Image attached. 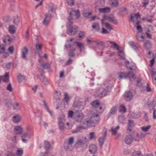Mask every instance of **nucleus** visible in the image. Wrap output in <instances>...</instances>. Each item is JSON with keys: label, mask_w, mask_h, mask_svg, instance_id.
<instances>
[{"label": "nucleus", "mask_w": 156, "mask_h": 156, "mask_svg": "<svg viewBox=\"0 0 156 156\" xmlns=\"http://www.w3.org/2000/svg\"><path fill=\"white\" fill-rule=\"evenodd\" d=\"M23 153V151L21 148H18L16 151V155L18 156H22Z\"/></svg>", "instance_id": "nucleus-39"}, {"label": "nucleus", "mask_w": 156, "mask_h": 156, "mask_svg": "<svg viewBox=\"0 0 156 156\" xmlns=\"http://www.w3.org/2000/svg\"><path fill=\"white\" fill-rule=\"evenodd\" d=\"M50 144L48 141H45L44 142V146L46 150L49 149L50 147Z\"/></svg>", "instance_id": "nucleus-49"}, {"label": "nucleus", "mask_w": 156, "mask_h": 156, "mask_svg": "<svg viewBox=\"0 0 156 156\" xmlns=\"http://www.w3.org/2000/svg\"><path fill=\"white\" fill-rule=\"evenodd\" d=\"M77 129H78V130L80 131V130L83 129H84L86 128V127L85 126V125L84 126H81V125H80L79 126H77Z\"/></svg>", "instance_id": "nucleus-62"}, {"label": "nucleus", "mask_w": 156, "mask_h": 156, "mask_svg": "<svg viewBox=\"0 0 156 156\" xmlns=\"http://www.w3.org/2000/svg\"><path fill=\"white\" fill-rule=\"evenodd\" d=\"M144 46L146 49L148 50L151 48L152 45L149 41L146 40L144 43Z\"/></svg>", "instance_id": "nucleus-13"}, {"label": "nucleus", "mask_w": 156, "mask_h": 156, "mask_svg": "<svg viewBox=\"0 0 156 156\" xmlns=\"http://www.w3.org/2000/svg\"><path fill=\"white\" fill-rule=\"evenodd\" d=\"M132 156H142L140 152L134 151L132 153Z\"/></svg>", "instance_id": "nucleus-57"}, {"label": "nucleus", "mask_w": 156, "mask_h": 156, "mask_svg": "<svg viewBox=\"0 0 156 156\" xmlns=\"http://www.w3.org/2000/svg\"><path fill=\"white\" fill-rule=\"evenodd\" d=\"M68 12L69 13V16L68 18V22L67 24V27H68L72 25L73 20L80 16V13L78 10H75L72 9H69Z\"/></svg>", "instance_id": "nucleus-1"}, {"label": "nucleus", "mask_w": 156, "mask_h": 156, "mask_svg": "<svg viewBox=\"0 0 156 156\" xmlns=\"http://www.w3.org/2000/svg\"><path fill=\"white\" fill-rule=\"evenodd\" d=\"M11 40L12 39L10 38L8 35H5L3 37V41L5 43H6V41H8L9 42V44Z\"/></svg>", "instance_id": "nucleus-30"}, {"label": "nucleus", "mask_w": 156, "mask_h": 156, "mask_svg": "<svg viewBox=\"0 0 156 156\" xmlns=\"http://www.w3.org/2000/svg\"><path fill=\"white\" fill-rule=\"evenodd\" d=\"M64 145L65 149L67 151L71 150L73 148V145L66 142H65Z\"/></svg>", "instance_id": "nucleus-15"}, {"label": "nucleus", "mask_w": 156, "mask_h": 156, "mask_svg": "<svg viewBox=\"0 0 156 156\" xmlns=\"http://www.w3.org/2000/svg\"><path fill=\"white\" fill-rule=\"evenodd\" d=\"M134 125V123L133 121L131 120H129L128 121V126L132 127Z\"/></svg>", "instance_id": "nucleus-54"}, {"label": "nucleus", "mask_w": 156, "mask_h": 156, "mask_svg": "<svg viewBox=\"0 0 156 156\" xmlns=\"http://www.w3.org/2000/svg\"><path fill=\"white\" fill-rule=\"evenodd\" d=\"M105 19L108 21L114 24H117L118 22L115 18L113 16H106Z\"/></svg>", "instance_id": "nucleus-6"}, {"label": "nucleus", "mask_w": 156, "mask_h": 156, "mask_svg": "<svg viewBox=\"0 0 156 156\" xmlns=\"http://www.w3.org/2000/svg\"><path fill=\"white\" fill-rule=\"evenodd\" d=\"M55 7V5L52 3H51L48 5L47 8L49 11H51V12H53L54 11Z\"/></svg>", "instance_id": "nucleus-31"}, {"label": "nucleus", "mask_w": 156, "mask_h": 156, "mask_svg": "<svg viewBox=\"0 0 156 156\" xmlns=\"http://www.w3.org/2000/svg\"><path fill=\"white\" fill-rule=\"evenodd\" d=\"M136 113L135 112H133L132 113H130L129 114V116L130 118H134L136 119L139 118L140 116V114H138V115H135Z\"/></svg>", "instance_id": "nucleus-36"}, {"label": "nucleus", "mask_w": 156, "mask_h": 156, "mask_svg": "<svg viewBox=\"0 0 156 156\" xmlns=\"http://www.w3.org/2000/svg\"><path fill=\"white\" fill-rule=\"evenodd\" d=\"M91 105L93 107L96 108H98L100 105L98 101H95L93 102Z\"/></svg>", "instance_id": "nucleus-42"}, {"label": "nucleus", "mask_w": 156, "mask_h": 156, "mask_svg": "<svg viewBox=\"0 0 156 156\" xmlns=\"http://www.w3.org/2000/svg\"><path fill=\"white\" fill-rule=\"evenodd\" d=\"M107 43H109L111 44L114 47V48H116L118 51H119V48L118 47V45L116 44L115 42L111 41H108Z\"/></svg>", "instance_id": "nucleus-47"}, {"label": "nucleus", "mask_w": 156, "mask_h": 156, "mask_svg": "<svg viewBox=\"0 0 156 156\" xmlns=\"http://www.w3.org/2000/svg\"><path fill=\"white\" fill-rule=\"evenodd\" d=\"M43 103H44V106L45 108V109H46V110H47V112H48L50 115L51 116H53V115H52V112H51L49 109V108L48 107V105L46 103V102L44 100H43L42 101Z\"/></svg>", "instance_id": "nucleus-34"}, {"label": "nucleus", "mask_w": 156, "mask_h": 156, "mask_svg": "<svg viewBox=\"0 0 156 156\" xmlns=\"http://www.w3.org/2000/svg\"><path fill=\"white\" fill-rule=\"evenodd\" d=\"M128 77L129 78L130 81H133L135 79L136 77L134 74L132 72H129L128 73Z\"/></svg>", "instance_id": "nucleus-26"}, {"label": "nucleus", "mask_w": 156, "mask_h": 156, "mask_svg": "<svg viewBox=\"0 0 156 156\" xmlns=\"http://www.w3.org/2000/svg\"><path fill=\"white\" fill-rule=\"evenodd\" d=\"M119 112H121L124 113L126 112V109L125 106L123 105H121L120 106Z\"/></svg>", "instance_id": "nucleus-44"}, {"label": "nucleus", "mask_w": 156, "mask_h": 156, "mask_svg": "<svg viewBox=\"0 0 156 156\" xmlns=\"http://www.w3.org/2000/svg\"><path fill=\"white\" fill-rule=\"evenodd\" d=\"M9 30L11 34H13L15 32V27L13 25H11L9 26Z\"/></svg>", "instance_id": "nucleus-32"}, {"label": "nucleus", "mask_w": 156, "mask_h": 156, "mask_svg": "<svg viewBox=\"0 0 156 156\" xmlns=\"http://www.w3.org/2000/svg\"><path fill=\"white\" fill-rule=\"evenodd\" d=\"M140 16L139 13L134 14L131 15L130 20L134 23V19H135L136 20H137L138 18H140Z\"/></svg>", "instance_id": "nucleus-18"}, {"label": "nucleus", "mask_w": 156, "mask_h": 156, "mask_svg": "<svg viewBox=\"0 0 156 156\" xmlns=\"http://www.w3.org/2000/svg\"><path fill=\"white\" fill-rule=\"evenodd\" d=\"M105 27L107 28L109 30L110 32L112 29L111 25L108 23H105Z\"/></svg>", "instance_id": "nucleus-61"}, {"label": "nucleus", "mask_w": 156, "mask_h": 156, "mask_svg": "<svg viewBox=\"0 0 156 156\" xmlns=\"http://www.w3.org/2000/svg\"><path fill=\"white\" fill-rule=\"evenodd\" d=\"M58 125L59 128L61 131L63 132L65 129L64 123L62 122V119L59 118L58 119Z\"/></svg>", "instance_id": "nucleus-10"}, {"label": "nucleus", "mask_w": 156, "mask_h": 156, "mask_svg": "<svg viewBox=\"0 0 156 156\" xmlns=\"http://www.w3.org/2000/svg\"><path fill=\"white\" fill-rule=\"evenodd\" d=\"M120 128V127L119 126H118L116 128H114L113 127H112L111 130L113 134H116L117 133V131Z\"/></svg>", "instance_id": "nucleus-43"}, {"label": "nucleus", "mask_w": 156, "mask_h": 156, "mask_svg": "<svg viewBox=\"0 0 156 156\" xmlns=\"http://www.w3.org/2000/svg\"><path fill=\"white\" fill-rule=\"evenodd\" d=\"M84 118L82 112L78 111L74 112V119L76 121L81 122Z\"/></svg>", "instance_id": "nucleus-3"}, {"label": "nucleus", "mask_w": 156, "mask_h": 156, "mask_svg": "<svg viewBox=\"0 0 156 156\" xmlns=\"http://www.w3.org/2000/svg\"><path fill=\"white\" fill-rule=\"evenodd\" d=\"M110 31L105 29L104 28H102V30L101 32V33L102 34H109Z\"/></svg>", "instance_id": "nucleus-63"}, {"label": "nucleus", "mask_w": 156, "mask_h": 156, "mask_svg": "<svg viewBox=\"0 0 156 156\" xmlns=\"http://www.w3.org/2000/svg\"><path fill=\"white\" fill-rule=\"evenodd\" d=\"M140 33H137L136 36V40L140 42H143L144 41L145 37L142 35H140Z\"/></svg>", "instance_id": "nucleus-19"}, {"label": "nucleus", "mask_w": 156, "mask_h": 156, "mask_svg": "<svg viewBox=\"0 0 156 156\" xmlns=\"http://www.w3.org/2000/svg\"><path fill=\"white\" fill-rule=\"evenodd\" d=\"M145 136V135H143L142 133H141V136H140L139 134L136 133V136H135L134 140L136 141H139L141 138L144 137Z\"/></svg>", "instance_id": "nucleus-35"}, {"label": "nucleus", "mask_w": 156, "mask_h": 156, "mask_svg": "<svg viewBox=\"0 0 156 156\" xmlns=\"http://www.w3.org/2000/svg\"><path fill=\"white\" fill-rule=\"evenodd\" d=\"M109 3L110 5L112 7H117L119 4L118 0H110Z\"/></svg>", "instance_id": "nucleus-20"}, {"label": "nucleus", "mask_w": 156, "mask_h": 156, "mask_svg": "<svg viewBox=\"0 0 156 156\" xmlns=\"http://www.w3.org/2000/svg\"><path fill=\"white\" fill-rule=\"evenodd\" d=\"M136 29L138 31V33H141L142 31V27L140 25V22L138 21L136 23Z\"/></svg>", "instance_id": "nucleus-28"}, {"label": "nucleus", "mask_w": 156, "mask_h": 156, "mask_svg": "<svg viewBox=\"0 0 156 156\" xmlns=\"http://www.w3.org/2000/svg\"><path fill=\"white\" fill-rule=\"evenodd\" d=\"M147 105L150 110H151L153 109L156 105V98H154L151 103H147Z\"/></svg>", "instance_id": "nucleus-8"}, {"label": "nucleus", "mask_w": 156, "mask_h": 156, "mask_svg": "<svg viewBox=\"0 0 156 156\" xmlns=\"http://www.w3.org/2000/svg\"><path fill=\"white\" fill-rule=\"evenodd\" d=\"M128 73H121L119 75V77L120 78H126L128 77Z\"/></svg>", "instance_id": "nucleus-38"}, {"label": "nucleus", "mask_w": 156, "mask_h": 156, "mask_svg": "<svg viewBox=\"0 0 156 156\" xmlns=\"http://www.w3.org/2000/svg\"><path fill=\"white\" fill-rule=\"evenodd\" d=\"M20 117L19 115H16L13 117V121L15 123H18L20 122Z\"/></svg>", "instance_id": "nucleus-33"}, {"label": "nucleus", "mask_w": 156, "mask_h": 156, "mask_svg": "<svg viewBox=\"0 0 156 156\" xmlns=\"http://www.w3.org/2000/svg\"><path fill=\"white\" fill-rule=\"evenodd\" d=\"M72 25L69 27H67V33L69 35H75L78 31L77 27L76 26L72 27Z\"/></svg>", "instance_id": "nucleus-4"}, {"label": "nucleus", "mask_w": 156, "mask_h": 156, "mask_svg": "<svg viewBox=\"0 0 156 156\" xmlns=\"http://www.w3.org/2000/svg\"><path fill=\"white\" fill-rule=\"evenodd\" d=\"M15 130L17 132V133L22 134L23 132V129L20 126H15Z\"/></svg>", "instance_id": "nucleus-27"}, {"label": "nucleus", "mask_w": 156, "mask_h": 156, "mask_svg": "<svg viewBox=\"0 0 156 156\" xmlns=\"http://www.w3.org/2000/svg\"><path fill=\"white\" fill-rule=\"evenodd\" d=\"M150 126H143L141 127V130L144 132H147L150 128Z\"/></svg>", "instance_id": "nucleus-56"}, {"label": "nucleus", "mask_w": 156, "mask_h": 156, "mask_svg": "<svg viewBox=\"0 0 156 156\" xmlns=\"http://www.w3.org/2000/svg\"><path fill=\"white\" fill-rule=\"evenodd\" d=\"M129 44L133 49L136 51H137L140 48V46L136 43L134 42H129Z\"/></svg>", "instance_id": "nucleus-12"}, {"label": "nucleus", "mask_w": 156, "mask_h": 156, "mask_svg": "<svg viewBox=\"0 0 156 156\" xmlns=\"http://www.w3.org/2000/svg\"><path fill=\"white\" fill-rule=\"evenodd\" d=\"M18 79L20 82H21L25 79V77L22 75H20L17 77Z\"/></svg>", "instance_id": "nucleus-64"}, {"label": "nucleus", "mask_w": 156, "mask_h": 156, "mask_svg": "<svg viewBox=\"0 0 156 156\" xmlns=\"http://www.w3.org/2000/svg\"><path fill=\"white\" fill-rule=\"evenodd\" d=\"M125 64L126 66L130 70H132V68L134 66V65H132L129 66V62L128 61H126L125 62Z\"/></svg>", "instance_id": "nucleus-51"}, {"label": "nucleus", "mask_w": 156, "mask_h": 156, "mask_svg": "<svg viewBox=\"0 0 156 156\" xmlns=\"http://www.w3.org/2000/svg\"><path fill=\"white\" fill-rule=\"evenodd\" d=\"M61 96V93L60 92H58L56 91L54 94V97L56 99H59L60 98Z\"/></svg>", "instance_id": "nucleus-40"}, {"label": "nucleus", "mask_w": 156, "mask_h": 156, "mask_svg": "<svg viewBox=\"0 0 156 156\" xmlns=\"http://www.w3.org/2000/svg\"><path fill=\"white\" fill-rule=\"evenodd\" d=\"M97 151L96 146L94 144L90 145L89 147V151L92 154H94Z\"/></svg>", "instance_id": "nucleus-11"}, {"label": "nucleus", "mask_w": 156, "mask_h": 156, "mask_svg": "<svg viewBox=\"0 0 156 156\" xmlns=\"http://www.w3.org/2000/svg\"><path fill=\"white\" fill-rule=\"evenodd\" d=\"M51 15L48 13H46L45 15V17L43 22V24L47 25L49 24L50 21Z\"/></svg>", "instance_id": "nucleus-9"}, {"label": "nucleus", "mask_w": 156, "mask_h": 156, "mask_svg": "<svg viewBox=\"0 0 156 156\" xmlns=\"http://www.w3.org/2000/svg\"><path fill=\"white\" fill-rule=\"evenodd\" d=\"M108 91L105 90H104L102 92H101L98 95V96L101 97H103L105 96L107 94Z\"/></svg>", "instance_id": "nucleus-50"}, {"label": "nucleus", "mask_w": 156, "mask_h": 156, "mask_svg": "<svg viewBox=\"0 0 156 156\" xmlns=\"http://www.w3.org/2000/svg\"><path fill=\"white\" fill-rule=\"evenodd\" d=\"M64 99L67 103H68L69 101V97L67 93H65Z\"/></svg>", "instance_id": "nucleus-52"}, {"label": "nucleus", "mask_w": 156, "mask_h": 156, "mask_svg": "<svg viewBox=\"0 0 156 156\" xmlns=\"http://www.w3.org/2000/svg\"><path fill=\"white\" fill-rule=\"evenodd\" d=\"M92 11L88 10L83 11L82 14L85 17H89L91 15Z\"/></svg>", "instance_id": "nucleus-23"}, {"label": "nucleus", "mask_w": 156, "mask_h": 156, "mask_svg": "<svg viewBox=\"0 0 156 156\" xmlns=\"http://www.w3.org/2000/svg\"><path fill=\"white\" fill-rule=\"evenodd\" d=\"M74 141V138L73 137H71L69 138V139L65 142H66L69 144L73 145Z\"/></svg>", "instance_id": "nucleus-45"}, {"label": "nucleus", "mask_w": 156, "mask_h": 156, "mask_svg": "<svg viewBox=\"0 0 156 156\" xmlns=\"http://www.w3.org/2000/svg\"><path fill=\"white\" fill-rule=\"evenodd\" d=\"M117 110V106H115L112 108L110 111L107 115L108 118L110 116L114 115Z\"/></svg>", "instance_id": "nucleus-14"}, {"label": "nucleus", "mask_w": 156, "mask_h": 156, "mask_svg": "<svg viewBox=\"0 0 156 156\" xmlns=\"http://www.w3.org/2000/svg\"><path fill=\"white\" fill-rule=\"evenodd\" d=\"M98 115L93 114L90 120L86 119L83 122V124L85 126L86 128L87 126H94V123L99 120Z\"/></svg>", "instance_id": "nucleus-2"}, {"label": "nucleus", "mask_w": 156, "mask_h": 156, "mask_svg": "<svg viewBox=\"0 0 156 156\" xmlns=\"http://www.w3.org/2000/svg\"><path fill=\"white\" fill-rule=\"evenodd\" d=\"M28 49L26 47H25L22 50V58L26 60V55L28 53Z\"/></svg>", "instance_id": "nucleus-17"}, {"label": "nucleus", "mask_w": 156, "mask_h": 156, "mask_svg": "<svg viewBox=\"0 0 156 156\" xmlns=\"http://www.w3.org/2000/svg\"><path fill=\"white\" fill-rule=\"evenodd\" d=\"M13 23L16 25H17L20 22V18L18 16H16L14 17L13 20Z\"/></svg>", "instance_id": "nucleus-37"}, {"label": "nucleus", "mask_w": 156, "mask_h": 156, "mask_svg": "<svg viewBox=\"0 0 156 156\" xmlns=\"http://www.w3.org/2000/svg\"><path fill=\"white\" fill-rule=\"evenodd\" d=\"M86 143V140L83 139H79L78 140L76 143V145L77 147H81L82 145Z\"/></svg>", "instance_id": "nucleus-21"}, {"label": "nucleus", "mask_w": 156, "mask_h": 156, "mask_svg": "<svg viewBox=\"0 0 156 156\" xmlns=\"http://www.w3.org/2000/svg\"><path fill=\"white\" fill-rule=\"evenodd\" d=\"M106 134V133L105 132L103 138L100 137L98 139L100 146L101 148H102V147L104 143V141L105 139Z\"/></svg>", "instance_id": "nucleus-22"}, {"label": "nucleus", "mask_w": 156, "mask_h": 156, "mask_svg": "<svg viewBox=\"0 0 156 156\" xmlns=\"http://www.w3.org/2000/svg\"><path fill=\"white\" fill-rule=\"evenodd\" d=\"M77 46L80 49V51L81 52L82 48L84 47L83 44L80 42H76Z\"/></svg>", "instance_id": "nucleus-46"}, {"label": "nucleus", "mask_w": 156, "mask_h": 156, "mask_svg": "<svg viewBox=\"0 0 156 156\" xmlns=\"http://www.w3.org/2000/svg\"><path fill=\"white\" fill-rule=\"evenodd\" d=\"M74 112L72 111H69L68 113V117L70 118H72L73 117L74 118Z\"/></svg>", "instance_id": "nucleus-60"}, {"label": "nucleus", "mask_w": 156, "mask_h": 156, "mask_svg": "<svg viewBox=\"0 0 156 156\" xmlns=\"http://www.w3.org/2000/svg\"><path fill=\"white\" fill-rule=\"evenodd\" d=\"M105 0H98L95 3V5L97 7H103L105 5Z\"/></svg>", "instance_id": "nucleus-16"}, {"label": "nucleus", "mask_w": 156, "mask_h": 156, "mask_svg": "<svg viewBox=\"0 0 156 156\" xmlns=\"http://www.w3.org/2000/svg\"><path fill=\"white\" fill-rule=\"evenodd\" d=\"M68 4L70 6H73L74 5V0H66Z\"/></svg>", "instance_id": "nucleus-59"}, {"label": "nucleus", "mask_w": 156, "mask_h": 156, "mask_svg": "<svg viewBox=\"0 0 156 156\" xmlns=\"http://www.w3.org/2000/svg\"><path fill=\"white\" fill-rule=\"evenodd\" d=\"M76 50L75 49H70L68 53L69 56L70 57H73L75 55V51Z\"/></svg>", "instance_id": "nucleus-41"}, {"label": "nucleus", "mask_w": 156, "mask_h": 156, "mask_svg": "<svg viewBox=\"0 0 156 156\" xmlns=\"http://www.w3.org/2000/svg\"><path fill=\"white\" fill-rule=\"evenodd\" d=\"M41 65L43 67L44 69H48L50 67L51 65L50 64H43L41 63Z\"/></svg>", "instance_id": "nucleus-53"}, {"label": "nucleus", "mask_w": 156, "mask_h": 156, "mask_svg": "<svg viewBox=\"0 0 156 156\" xmlns=\"http://www.w3.org/2000/svg\"><path fill=\"white\" fill-rule=\"evenodd\" d=\"M90 140H94L95 139V135L94 132H90L89 134Z\"/></svg>", "instance_id": "nucleus-58"}, {"label": "nucleus", "mask_w": 156, "mask_h": 156, "mask_svg": "<svg viewBox=\"0 0 156 156\" xmlns=\"http://www.w3.org/2000/svg\"><path fill=\"white\" fill-rule=\"evenodd\" d=\"M98 10L101 13H108L110 12V9L109 8L106 7L102 8H99Z\"/></svg>", "instance_id": "nucleus-24"}, {"label": "nucleus", "mask_w": 156, "mask_h": 156, "mask_svg": "<svg viewBox=\"0 0 156 156\" xmlns=\"http://www.w3.org/2000/svg\"><path fill=\"white\" fill-rule=\"evenodd\" d=\"M1 79L2 81L4 82H8L9 81V76L8 73H6L5 75L1 77Z\"/></svg>", "instance_id": "nucleus-29"}, {"label": "nucleus", "mask_w": 156, "mask_h": 156, "mask_svg": "<svg viewBox=\"0 0 156 156\" xmlns=\"http://www.w3.org/2000/svg\"><path fill=\"white\" fill-rule=\"evenodd\" d=\"M133 93L130 91H126L124 94V98L127 101L131 100L133 98Z\"/></svg>", "instance_id": "nucleus-5"}, {"label": "nucleus", "mask_w": 156, "mask_h": 156, "mask_svg": "<svg viewBox=\"0 0 156 156\" xmlns=\"http://www.w3.org/2000/svg\"><path fill=\"white\" fill-rule=\"evenodd\" d=\"M119 51V55L120 57L122 59H124L125 58L124 53L121 51Z\"/></svg>", "instance_id": "nucleus-55"}, {"label": "nucleus", "mask_w": 156, "mask_h": 156, "mask_svg": "<svg viewBox=\"0 0 156 156\" xmlns=\"http://www.w3.org/2000/svg\"><path fill=\"white\" fill-rule=\"evenodd\" d=\"M5 46L4 44H0V53H3L5 51Z\"/></svg>", "instance_id": "nucleus-48"}, {"label": "nucleus", "mask_w": 156, "mask_h": 156, "mask_svg": "<svg viewBox=\"0 0 156 156\" xmlns=\"http://www.w3.org/2000/svg\"><path fill=\"white\" fill-rule=\"evenodd\" d=\"M92 28L93 29L97 31H98L100 30V26L98 23L95 22L92 24Z\"/></svg>", "instance_id": "nucleus-25"}, {"label": "nucleus", "mask_w": 156, "mask_h": 156, "mask_svg": "<svg viewBox=\"0 0 156 156\" xmlns=\"http://www.w3.org/2000/svg\"><path fill=\"white\" fill-rule=\"evenodd\" d=\"M133 140V138L132 136L127 135L126 136L124 141L126 144L129 145L132 143Z\"/></svg>", "instance_id": "nucleus-7"}]
</instances>
